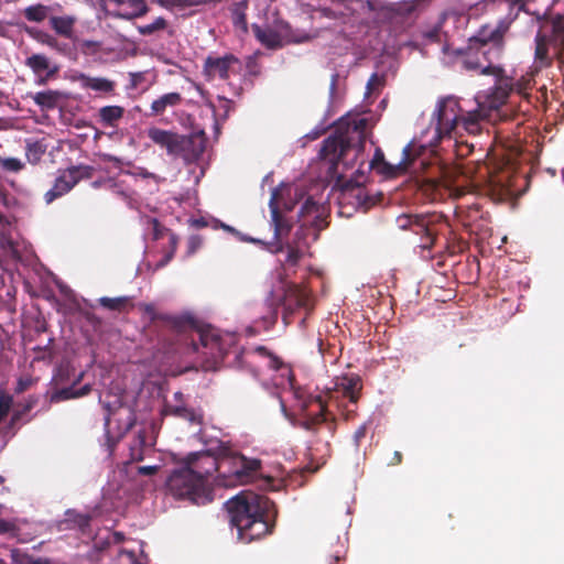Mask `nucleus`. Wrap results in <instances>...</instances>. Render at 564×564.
<instances>
[{"label": "nucleus", "mask_w": 564, "mask_h": 564, "mask_svg": "<svg viewBox=\"0 0 564 564\" xmlns=\"http://www.w3.org/2000/svg\"><path fill=\"white\" fill-rule=\"evenodd\" d=\"M19 528L15 522L0 519V534L12 533L15 534Z\"/></svg>", "instance_id": "obj_53"}, {"label": "nucleus", "mask_w": 564, "mask_h": 564, "mask_svg": "<svg viewBox=\"0 0 564 564\" xmlns=\"http://www.w3.org/2000/svg\"><path fill=\"white\" fill-rule=\"evenodd\" d=\"M412 221L411 231L421 236V247L431 249L436 241L437 227L444 223L443 216L436 213L415 214Z\"/></svg>", "instance_id": "obj_12"}, {"label": "nucleus", "mask_w": 564, "mask_h": 564, "mask_svg": "<svg viewBox=\"0 0 564 564\" xmlns=\"http://www.w3.org/2000/svg\"><path fill=\"white\" fill-rule=\"evenodd\" d=\"M99 402L105 410L104 429L106 444L112 451L118 442L134 426L137 416L133 409L126 405L119 394L100 395Z\"/></svg>", "instance_id": "obj_4"}, {"label": "nucleus", "mask_w": 564, "mask_h": 564, "mask_svg": "<svg viewBox=\"0 0 564 564\" xmlns=\"http://www.w3.org/2000/svg\"><path fill=\"white\" fill-rule=\"evenodd\" d=\"M25 65L30 67L34 74L41 75L48 69L50 61L43 54H33L25 59Z\"/></svg>", "instance_id": "obj_36"}, {"label": "nucleus", "mask_w": 564, "mask_h": 564, "mask_svg": "<svg viewBox=\"0 0 564 564\" xmlns=\"http://www.w3.org/2000/svg\"><path fill=\"white\" fill-rule=\"evenodd\" d=\"M160 470V466H140L138 467V474L142 476H152Z\"/></svg>", "instance_id": "obj_59"}, {"label": "nucleus", "mask_w": 564, "mask_h": 564, "mask_svg": "<svg viewBox=\"0 0 564 564\" xmlns=\"http://www.w3.org/2000/svg\"><path fill=\"white\" fill-rule=\"evenodd\" d=\"M193 453H189L186 457H185V463L187 465H191L196 471H204V468H207L208 467V460L206 459L205 456H199L197 458H193L191 459V455Z\"/></svg>", "instance_id": "obj_48"}, {"label": "nucleus", "mask_w": 564, "mask_h": 564, "mask_svg": "<svg viewBox=\"0 0 564 564\" xmlns=\"http://www.w3.org/2000/svg\"><path fill=\"white\" fill-rule=\"evenodd\" d=\"M484 118V113L479 109L475 110H462V116L459 117L458 129H463L469 134L476 135L480 132V122Z\"/></svg>", "instance_id": "obj_23"}, {"label": "nucleus", "mask_w": 564, "mask_h": 564, "mask_svg": "<svg viewBox=\"0 0 564 564\" xmlns=\"http://www.w3.org/2000/svg\"><path fill=\"white\" fill-rule=\"evenodd\" d=\"M424 151L425 148L423 145H417L412 141L403 148L401 161L398 164H391L383 161L381 172L387 177L391 178L402 175L408 171L413 161Z\"/></svg>", "instance_id": "obj_16"}, {"label": "nucleus", "mask_w": 564, "mask_h": 564, "mask_svg": "<svg viewBox=\"0 0 564 564\" xmlns=\"http://www.w3.org/2000/svg\"><path fill=\"white\" fill-rule=\"evenodd\" d=\"M99 304L107 310L117 312H124L129 306H132L128 296L100 297Z\"/></svg>", "instance_id": "obj_34"}, {"label": "nucleus", "mask_w": 564, "mask_h": 564, "mask_svg": "<svg viewBox=\"0 0 564 564\" xmlns=\"http://www.w3.org/2000/svg\"><path fill=\"white\" fill-rule=\"evenodd\" d=\"M172 325L177 332L194 330L202 347L208 350L205 352L206 355L214 359L223 357L219 336L213 329L199 328L194 317L189 315L174 317Z\"/></svg>", "instance_id": "obj_10"}, {"label": "nucleus", "mask_w": 564, "mask_h": 564, "mask_svg": "<svg viewBox=\"0 0 564 564\" xmlns=\"http://www.w3.org/2000/svg\"><path fill=\"white\" fill-rule=\"evenodd\" d=\"M207 448L193 452L191 459L205 456L208 467L205 473L219 471L224 464H229L228 471L219 473L213 479V489H229L237 485L257 484L262 490H286L284 478L263 475L262 462L259 458H249L235 451L229 442L221 440L204 441Z\"/></svg>", "instance_id": "obj_1"}, {"label": "nucleus", "mask_w": 564, "mask_h": 564, "mask_svg": "<svg viewBox=\"0 0 564 564\" xmlns=\"http://www.w3.org/2000/svg\"><path fill=\"white\" fill-rule=\"evenodd\" d=\"M91 391L90 384H85L79 389H76L74 386L63 388L59 390L54 391L51 394L50 401L52 403H58L61 401L69 400V399H76L82 398L84 395H87Z\"/></svg>", "instance_id": "obj_29"}, {"label": "nucleus", "mask_w": 564, "mask_h": 564, "mask_svg": "<svg viewBox=\"0 0 564 564\" xmlns=\"http://www.w3.org/2000/svg\"><path fill=\"white\" fill-rule=\"evenodd\" d=\"M182 101V96L178 93H169L155 99L151 104L153 115H161L167 107H175Z\"/></svg>", "instance_id": "obj_32"}, {"label": "nucleus", "mask_w": 564, "mask_h": 564, "mask_svg": "<svg viewBox=\"0 0 564 564\" xmlns=\"http://www.w3.org/2000/svg\"><path fill=\"white\" fill-rule=\"evenodd\" d=\"M147 135L154 144L165 149L169 155H173L175 153L180 135L178 133L151 127L147 130Z\"/></svg>", "instance_id": "obj_20"}, {"label": "nucleus", "mask_w": 564, "mask_h": 564, "mask_svg": "<svg viewBox=\"0 0 564 564\" xmlns=\"http://www.w3.org/2000/svg\"><path fill=\"white\" fill-rule=\"evenodd\" d=\"M31 97L41 109L52 110L59 105L64 95L61 91L48 89L45 91H39Z\"/></svg>", "instance_id": "obj_27"}, {"label": "nucleus", "mask_w": 564, "mask_h": 564, "mask_svg": "<svg viewBox=\"0 0 564 564\" xmlns=\"http://www.w3.org/2000/svg\"><path fill=\"white\" fill-rule=\"evenodd\" d=\"M251 28L256 39L267 48L274 50L282 46V37L274 29L258 24H252Z\"/></svg>", "instance_id": "obj_21"}, {"label": "nucleus", "mask_w": 564, "mask_h": 564, "mask_svg": "<svg viewBox=\"0 0 564 564\" xmlns=\"http://www.w3.org/2000/svg\"><path fill=\"white\" fill-rule=\"evenodd\" d=\"M55 72H56V69L51 70V72H48V73H47V75H46L45 77H40V79H39V82H37V83H39V85H45V84H46V82H47V79H48V78H50V77H51Z\"/></svg>", "instance_id": "obj_64"}, {"label": "nucleus", "mask_w": 564, "mask_h": 564, "mask_svg": "<svg viewBox=\"0 0 564 564\" xmlns=\"http://www.w3.org/2000/svg\"><path fill=\"white\" fill-rule=\"evenodd\" d=\"M384 85V77L373 73L367 82V95H372L375 91H379Z\"/></svg>", "instance_id": "obj_46"}, {"label": "nucleus", "mask_w": 564, "mask_h": 564, "mask_svg": "<svg viewBox=\"0 0 564 564\" xmlns=\"http://www.w3.org/2000/svg\"><path fill=\"white\" fill-rule=\"evenodd\" d=\"M80 51L86 55H93L100 51L101 43L93 40H83L79 43Z\"/></svg>", "instance_id": "obj_47"}, {"label": "nucleus", "mask_w": 564, "mask_h": 564, "mask_svg": "<svg viewBox=\"0 0 564 564\" xmlns=\"http://www.w3.org/2000/svg\"><path fill=\"white\" fill-rule=\"evenodd\" d=\"M45 149L44 147L39 142L28 143L26 145V158L28 161L32 164H36L41 156L44 154Z\"/></svg>", "instance_id": "obj_40"}, {"label": "nucleus", "mask_w": 564, "mask_h": 564, "mask_svg": "<svg viewBox=\"0 0 564 564\" xmlns=\"http://www.w3.org/2000/svg\"><path fill=\"white\" fill-rule=\"evenodd\" d=\"M67 521L76 524L83 532L89 527L91 516L89 513H76L74 511H67Z\"/></svg>", "instance_id": "obj_39"}, {"label": "nucleus", "mask_w": 564, "mask_h": 564, "mask_svg": "<svg viewBox=\"0 0 564 564\" xmlns=\"http://www.w3.org/2000/svg\"><path fill=\"white\" fill-rule=\"evenodd\" d=\"M415 214H402L397 218V225L402 230H411L412 228V219H414Z\"/></svg>", "instance_id": "obj_49"}, {"label": "nucleus", "mask_w": 564, "mask_h": 564, "mask_svg": "<svg viewBox=\"0 0 564 564\" xmlns=\"http://www.w3.org/2000/svg\"><path fill=\"white\" fill-rule=\"evenodd\" d=\"M124 115V108L121 106H105L98 110L99 122L104 127L115 128Z\"/></svg>", "instance_id": "obj_28"}, {"label": "nucleus", "mask_w": 564, "mask_h": 564, "mask_svg": "<svg viewBox=\"0 0 564 564\" xmlns=\"http://www.w3.org/2000/svg\"><path fill=\"white\" fill-rule=\"evenodd\" d=\"M202 246V239L198 236H192L189 237L187 241V253L193 254L196 252L197 249Z\"/></svg>", "instance_id": "obj_55"}, {"label": "nucleus", "mask_w": 564, "mask_h": 564, "mask_svg": "<svg viewBox=\"0 0 564 564\" xmlns=\"http://www.w3.org/2000/svg\"><path fill=\"white\" fill-rule=\"evenodd\" d=\"M241 63L234 54L224 56L208 55L203 65V74L206 80L212 82L216 78L228 80L231 74L240 70Z\"/></svg>", "instance_id": "obj_11"}, {"label": "nucleus", "mask_w": 564, "mask_h": 564, "mask_svg": "<svg viewBox=\"0 0 564 564\" xmlns=\"http://www.w3.org/2000/svg\"><path fill=\"white\" fill-rule=\"evenodd\" d=\"M426 4V0H403L388 4L383 8V10L386 15L389 18H411L419 11L423 10Z\"/></svg>", "instance_id": "obj_18"}, {"label": "nucleus", "mask_w": 564, "mask_h": 564, "mask_svg": "<svg viewBox=\"0 0 564 564\" xmlns=\"http://www.w3.org/2000/svg\"><path fill=\"white\" fill-rule=\"evenodd\" d=\"M323 207L318 205L312 197L306 198L303 203L299 216L301 218H305L307 216H314V218H318L322 214Z\"/></svg>", "instance_id": "obj_37"}, {"label": "nucleus", "mask_w": 564, "mask_h": 564, "mask_svg": "<svg viewBox=\"0 0 564 564\" xmlns=\"http://www.w3.org/2000/svg\"><path fill=\"white\" fill-rule=\"evenodd\" d=\"M95 169L90 165H74L63 170L56 177L54 185L44 194L46 204L53 203L55 199L67 194L74 188L82 180H89L93 177Z\"/></svg>", "instance_id": "obj_8"}, {"label": "nucleus", "mask_w": 564, "mask_h": 564, "mask_svg": "<svg viewBox=\"0 0 564 564\" xmlns=\"http://www.w3.org/2000/svg\"><path fill=\"white\" fill-rule=\"evenodd\" d=\"M145 443L144 432H139L135 441V445L130 447V458L134 462H141L143 459V446Z\"/></svg>", "instance_id": "obj_41"}, {"label": "nucleus", "mask_w": 564, "mask_h": 564, "mask_svg": "<svg viewBox=\"0 0 564 564\" xmlns=\"http://www.w3.org/2000/svg\"><path fill=\"white\" fill-rule=\"evenodd\" d=\"M22 13L29 22L41 23L50 18L51 7L42 3L32 4L24 8Z\"/></svg>", "instance_id": "obj_33"}, {"label": "nucleus", "mask_w": 564, "mask_h": 564, "mask_svg": "<svg viewBox=\"0 0 564 564\" xmlns=\"http://www.w3.org/2000/svg\"><path fill=\"white\" fill-rule=\"evenodd\" d=\"M151 223L153 225V238L155 240L160 239L163 236V232H167V235L171 232L166 228L161 226L158 219L153 218Z\"/></svg>", "instance_id": "obj_56"}, {"label": "nucleus", "mask_w": 564, "mask_h": 564, "mask_svg": "<svg viewBox=\"0 0 564 564\" xmlns=\"http://www.w3.org/2000/svg\"><path fill=\"white\" fill-rule=\"evenodd\" d=\"M511 19H501L496 26L482 25L469 43L480 51L485 61L497 62L505 52V36L509 32Z\"/></svg>", "instance_id": "obj_6"}, {"label": "nucleus", "mask_w": 564, "mask_h": 564, "mask_svg": "<svg viewBox=\"0 0 564 564\" xmlns=\"http://www.w3.org/2000/svg\"><path fill=\"white\" fill-rule=\"evenodd\" d=\"M383 161H384L383 153L380 150H377L376 153H375V158H373V160L371 162V166H375L379 162L382 164Z\"/></svg>", "instance_id": "obj_63"}, {"label": "nucleus", "mask_w": 564, "mask_h": 564, "mask_svg": "<svg viewBox=\"0 0 564 564\" xmlns=\"http://www.w3.org/2000/svg\"><path fill=\"white\" fill-rule=\"evenodd\" d=\"M158 3L166 9L178 8V0H156Z\"/></svg>", "instance_id": "obj_62"}, {"label": "nucleus", "mask_w": 564, "mask_h": 564, "mask_svg": "<svg viewBox=\"0 0 564 564\" xmlns=\"http://www.w3.org/2000/svg\"><path fill=\"white\" fill-rule=\"evenodd\" d=\"M402 459H403V456H402V453L399 452V451H395L393 453V456L392 458L389 460L388 465L389 466H397V465H400L402 463Z\"/></svg>", "instance_id": "obj_61"}, {"label": "nucleus", "mask_w": 564, "mask_h": 564, "mask_svg": "<svg viewBox=\"0 0 564 564\" xmlns=\"http://www.w3.org/2000/svg\"><path fill=\"white\" fill-rule=\"evenodd\" d=\"M214 473L196 471L191 465L172 471L166 480L171 494H199L210 484Z\"/></svg>", "instance_id": "obj_7"}, {"label": "nucleus", "mask_w": 564, "mask_h": 564, "mask_svg": "<svg viewBox=\"0 0 564 564\" xmlns=\"http://www.w3.org/2000/svg\"><path fill=\"white\" fill-rule=\"evenodd\" d=\"M308 304H310V296L304 289H302L297 285L289 286L285 290L284 296L282 299L283 323L286 326L290 325L293 322V315L295 314V312L300 308L307 310Z\"/></svg>", "instance_id": "obj_14"}, {"label": "nucleus", "mask_w": 564, "mask_h": 564, "mask_svg": "<svg viewBox=\"0 0 564 564\" xmlns=\"http://www.w3.org/2000/svg\"><path fill=\"white\" fill-rule=\"evenodd\" d=\"M169 412L172 415L189 421L191 423H202V415L197 414L195 410L185 405L169 406Z\"/></svg>", "instance_id": "obj_35"}, {"label": "nucleus", "mask_w": 564, "mask_h": 564, "mask_svg": "<svg viewBox=\"0 0 564 564\" xmlns=\"http://www.w3.org/2000/svg\"><path fill=\"white\" fill-rule=\"evenodd\" d=\"M10 406L11 400L9 398H0V421L8 415Z\"/></svg>", "instance_id": "obj_58"}, {"label": "nucleus", "mask_w": 564, "mask_h": 564, "mask_svg": "<svg viewBox=\"0 0 564 564\" xmlns=\"http://www.w3.org/2000/svg\"><path fill=\"white\" fill-rule=\"evenodd\" d=\"M462 65L466 70L479 72L481 75L499 76L505 73L501 66L495 65V62L485 61L480 51L470 43L462 61Z\"/></svg>", "instance_id": "obj_15"}, {"label": "nucleus", "mask_w": 564, "mask_h": 564, "mask_svg": "<svg viewBox=\"0 0 564 564\" xmlns=\"http://www.w3.org/2000/svg\"><path fill=\"white\" fill-rule=\"evenodd\" d=\"M76 19L70 15L64 17H50V26L54 32L63 37L73 39L74 36V25Z\"/></svg>", "instance_id": "obj_25"}, {"label": "nucleus", "mask_w": 564, "mask_h": 564, "mask_svg": "<svg viewBox=\"0 0 564 564\" xmlns=\"http://www.w3.org/2000/svg\"><path fill=\"white\" fill-rule=\"evenodd\" d=\"M280 192L279 189H273L271 194V198L269 202V207L271 212V225L273 227V240L267 243V249L272 253L282 252L286 248V259L285 262L289 265L295 267L300 262L303 257V251L299 248L288 243L284 246L282 242L284 238L289 236L293 228V224L291 220L284 215L279 204Z\"/></svg>", "instance_id": "obj_5"}, {"label": "nucleus", "mask_w": 564, "mask_h": 564, "mask_svg": "<svg viewBox=\"0 0 564 564\" xmlns=\"http://www.w3.org/2000/svg\"><path fill=\"white\" fill-rule=\"evenodd\" d=\"M248 8V0H241L238 2H232L229 6V11L231 13V20L236 28L241 29L243 32H247V14L246 10Z\"/></svg>", "instance_id": "obj_31"}, {"label": "nucleus", "mask_w": 564, "mask_h": 564, "mask_svg": "<svg viewBox=\"0 0 564 564\" xmlns=\"http://www.w3.org/2000/svg\"><path fill=\"white\" fill-rule=\"evenodd\" d=\"M367 424H362L360 425L356 432L354 433V441H355V444L356 446H359L360 442L362 441V438H365L366 434H367Z\"/></svg>", "instance_id": "obj_57"}, {"label": "nucleus", "mask_w": 564, "mask_h": 564, "mask_svg": "<svg viewBox=\"0 0 564 564\" xmlns=\"http://www.w3.org/2000/svg\"><path fill=\"white\" fill-rule=\"evenodd\" d=\"M25 32L39 43L47 45L58 53H65L66 51V44L61 43L55 36L45 31L35 28H25Z\"/></svg>", "instance_id": "obj_26"}, {"label": "nucleus", "mask_w": 564, "mask_h": 564, "mask_svg": "<svg viewBox=\"0 0 564 564\" xmlns=\"http://www.w3.org/2000/svg\"><path fill=\"white\" fill-rule=\"evenodd\" d=\"M337 387L341 389L343 394L349 399L351 403H356L359 399V391L361 389V382L359 377L346 376L340 379Z\"/></svg>", "instance_id": "obj_30"}, {"label": "nucleus", "mask_w": 564, "mask_h": 564, "mask_svg": "<svg viewBox=\"0 0 564 564\" xmlns=\"http://www.w3.org/2000/svg\"><path fill=\"white\" fill-rule=\"evenodd\" d=\"M226 507L241 540L252 541L271 532L274 503L269 496H232Z\"/></svg>", "instance_id": "obj_2"}, {"label": "nucleus", "mask_w": 564, "mask_h": 564, "mask_svg": "<svg viewBox=\"0 0 564 564\" xmlns=\"http://www.w3.org/2000/svg\"><path fill=\"white\" fill-rule=\"evenodd\" d=\"M167 28V21L163 17L156 18L152 23L138 26V31L141 35H151L158 31L165 30Z\"/></svg>", "instance_id": "obj_38"}, {"label": "nucleus", "mask_w": 564, "mask_h": 564, "mask_svg": "<svg viewBox=\"0 0 564 564\" xmlns=\"http://www.w3.org/2000/svg\"><path fill=\"white\" fill-rule=\"evenodd\" d=\"M423 39L429 43H438L441 41V28L435 25L423 32Z\"/></svg>", "instance_id": "obj_50"}, {"label": "nucleus", "mask_w": 564, "mask_h": 564, "mask_svg": "<svg viewBox=\"0 0 564 564\" xmlns=\"http://www.w3.org/2000/svg\"><path fill=\"white\" fill-rule=\"evenodd\" d=\"M552 64V57L549 54L547 37L539 32L535 36L534 67L541 69Z\"/></svg>", "instance_id": "obj_24"}, {"label": "nucleus", "mask_w": 564, "mask_h": 564, "mask_svg": "<svg viewBox=\"0 0 564 564\" xmlns=\"http://www.w3.org/2000/svg\"><path fill=\"white\" fill-rule=\"evenodd\" d=\"M463 108L456 97L442 98L436 108V133L440 139L453 138L457 134L459 117Z\"/></svg>", "instance_id": "obj_9"}, {"label": "nucleus", "mask_w": 564, "mask_h": 564, "mask_svg": "<svg viewBox=\"0 0 564 564\" xmlns=\"http://www.w3.org/2000/svg\"><path fill=\"white\" fill-rule=\"evenodd\" d=\"M495 77L497 78L496 85L484 99V104L489 109H499L505 105L513 89L512 78L505 76L503 73Z\"/></svg>", "instance_id": "obj_17"}, {"label": "nucleus", "mask_w": 564, "mask_h": 564, "mask_svg": "<svg viewBox=\"0 0 564 564\" xmlns=\"http://www.w3.org/2000/svg\"><path fill=\"white\" fill-rule=\"evenodd\" d=\"M206 135L199 131L189 135H178L173 156H180L186 164L198 161L206 149Z\"/></svg>", "instance_id": "obj_13"}, {"label": "nucleus", "mask_w": 564, "mask_h": 564, "mask_svg": "<svg viewBox=\"0 0 564 564\" xmlns=\"http://www.w3.org/2000/svg\"><path fill=\"white\" fill-rule=\"evenodd\" d=\"M31 386V380L30 379H20L18 381V386H17V389L15 391L18 393L20 392H24L25 390H28V388Z\"/></svg>", "instance_id": "obj_60"}, {"label": "nucleus", "mask_w": 564, "mask_h": 564, "mask_svg": "<svg viewBox=\"0 0 564 564\" xmlns=\"http://www.w3.org/2000/svg\"><path fill=\"white\" fill-rule=\"evenodd\" d=\"M0 165L3 171L11 173H18L24 169V163L17 158L2 159Z\"/></svg>", "instance_id": "obj_44"}, {"label": "nucleus", "mask_w": 564, "mask_h": 564, "mask_svg": "<svg viewBox=\"0 0 564 564\" xmlns=\"http://www.w3.org/2000/svg\"><path fill=\"white\" fill-rule=\"evenodd\" d=\"M367 120L361 118L348 124L347 131L327 137L323 141L321 156L330 163L329 171L335 173L343 164L350 169L354 161L364 151L366 142Z\"/></svg>", "instance_id": "obj_3"}, {"label": "nucleus", "mask_w": 564, "mask_h": 564, "mask_svg": "<svg viewBox=\"0 0 564 564\" xmlns=\"http://www.w3.org/2000/svg\"><path fill=\"white\" fill-rule=\"evenodd\" d=\"M453 185L452 182L447 180H435V178H429L425 183V191L431 192V194H436L440 192L442 187H451Z\"/></svg>", "instance_id": "obj_45"}, {"label": "nucleus", "mask_w": 564, "mask_h": 564, "mask_svg": "<svg viewBox=\"0 0 564 564\" xmlns=\"http://www.w3.org/2000/svg\"><path fill=\"white\" fill-rule=\"evenodd\" d=\"M80 86L84 89H90L98 93L113 94L116 83L104 77H93L86 74H80L78 77Z\"/></svg>", "instance_id": "obj_22"}, {"label": "nucleus", "mask_w": 564, "mask_h": 564, "mask_svg": "<svg viewBox=\"0 0 564 564\" xmlns=\"http://www.w3.org/2000/svg\"><path fill=\"white\" fill-rule=\"evenodd\" d=\"M176 501H187L192 506H206L213 502L214 496H173Z\"/></svg>", "instance_id": "obj_43"}, {"label": "nucleus", "mask_w": 564, "mask_h": 564, "mask_svg": "<svg viewBox=\"0 0 564 564\" xmlns=\"http://www.w3.org/2000/svg\"><path fill=\"white\" fill-rule=\"evenodd\" d=\"M553 31L556 39H564V15H557L554 19Z\"/></svg>", "instance_id": "obj_52"}, {"label": "nucleus", "mask_w": 564, "mask_h": 564, "mask_svg": "<svg viewBox=\"0 0 564 564\" xmlns=\"http://www.w3.org/2000/svg\"><path fill=\"white\" fill-rule=\"evenodd\" d=\"M455 147H456V154L458 156H467L474 150V145L471 143H468L467 141L458 142L457 140H455Z\"/></svg>", "instance_id": "obj_51"}, {"label": "nucleus", "mask_w": 564, "mask_h": 564, "mask_svg": "<svg viewBox=\"0 0 564 564\" xmlns=\"http://www.w3.org/2000/svg\"><path fill=\"white\" fill-rule=\"evenodd\" d=\"M177 242L178 238L173 232L169 234V243H170V250L164 254L162 260L156 264L158 268H163L174 257L176 249H177Z\"/></svg>", "instance_id": "obj_42"}, {"label": "nucleus", "mask_w": 564, "mask_h": 564, "mask_svg": "<svg viewBox=\"0 0 564 564\" xmlns=\"http://www.w3.org/2000/svg\"><path fill=\"white\" fill-rule=\"evenodd\" d=\"M315 402L318 405V411L315 414L307 415L302 422L301 426L313 433H317L323 424H326L329 431H334V421L328 422V411L322 397H316Z\"/></svg>", "instance_id": "obj_19"}, {"label": "nucleus", "mask_w": 564, "mask_h": 564, "mask_svg": "<svg viewBox=\"0 0 564 564\" xmlns=\"http://www.w3.org/2000/svg\"><path fill=\"white\" fill-rule=\"evenodd\" d=\"M133 7L137 9V11L132 15L127 17L128 19L142 17L149 10L144 0H133Z\"/></svg>", "instance_id": "obj_54"}]
</instances>
